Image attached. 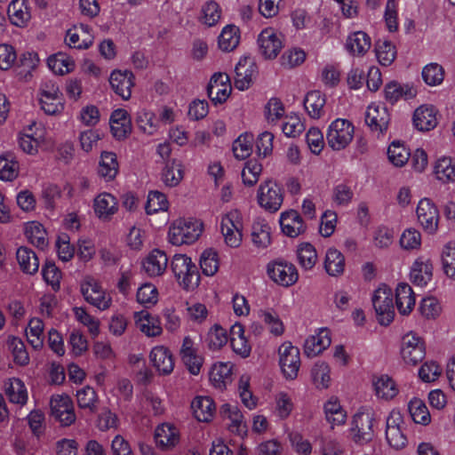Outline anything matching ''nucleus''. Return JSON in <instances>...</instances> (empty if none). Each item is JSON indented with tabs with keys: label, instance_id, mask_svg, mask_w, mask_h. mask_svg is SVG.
Here are the masks:
<instances>
[{
	"label": "nucleus",
	"instance_id": "obj_17",
	"mask_svg": "<svg viewBox=\"0 0 455 455\" xmlns=\"http://www.w3.org/2000/svg\"><path fill=\"white\" fill-rule=\"evenodd\" d=\"M231 92L229 76L225 73L214 74L208 84L207 93L211 100L215 104L223 103L228 100Z\"/></svg>",
	"mask_w": 455,
	"mask_h": 455
},
{
	"label": "nucleus",
	"instance_id": "obj_19",
	"mask_svg": "<svg viewBox=\"0 0 455 455\" xmlns=\"http://www.w3.org/2000/svg\"><path fill=\"white\" fill-rule=\"evenodd\" d=\"M65 42L70 48L88 49L93 43V36L89 26L79 24L67 31Z\"/></svg>",
	"mask_w": 455,
	"mask_h": 455
},
{
	"label": "nucleus",
	"instance_id": "obj_16",
	"mask_svg": "<svg viewBox=\"0 0 455 455\" xmlns=\"http://www.w3.org/2000/svg\"><path fill=\"white\" fill-rule=\"evenodd\" d=\"M417 217L419 224L428 234H434L437 230L439 212L436 206L427 198L419 201L417 207Z\"/></svg>",
	"mask_w": 455,
	"mask_h": 455
},
{
	"label": "nucleus",
	"instance_id": "obj_29",
	"mask_svg": "<svg viewBox=\"0 0 455 455\" xmlns=\"http://www.w3.org/2000/svg\"><path fill=\"white\" fill-rule=\"evenodd\" d=\"M412 120L419 131H430L437 124L436 111L433 106H420L414 111Z\"/></svg>",
	"mask_w": 455,
	"mask_h": 455
},
{
	"label": "nucleus",
	"instance_id": "obj_37",
	"mask_svg": "<svg viewBox=\"0 0 455 455\" xmlns=\"http://www.w3.org/2000/svg\"><path fill=\"white\" fill-rule=\"evenodd\" d=\"M346 49L353 55L363 56L371 46V37L363 31H355L348 35Z\"/></svg>",
	"mask_w": 455,
	"mask_h": 455
},
{
	"label": "nucleus",
	"instance_id": "obj_52",
	"mask_svg": "<svg viewBox=\"0 0 455 455\" xmlns=\"http://www.w3.org/2000/svg\"><path fill=\"white\" fill-rule=\"evenodd\" d=\"M299 264L305 270H310L317 261V253L315 247L309 243H303L297 250Z\"/></svg>",
	"mask_w": 455,
	"mask_h": 455
},
{
	"label": "nucleus",
	"instance_id": "obj_32",
	"mask_svg": "<svg viewBox=\"0 0 455 455\" xmlns=\"http://www.w3.org/2000/svg\"><path fill=\"white\" fill-rule=\"evenodd\" d=\"M12 24L24 27L31 19L30 8L27 0H12L7 9Z\"/></svg>",
	"mask_w": 455,
	"mask_h": 455
},
{
	"label": "nucleus",
	"instance_id": "obj_58",
	"mask_svg": "<svg viewBox=\"0 0 455 455\" xmlns=\"http://www.w3.org/2000/svg\"><path fill=\"white\" fill-rule=\"evenodd\" d=\"M259 318L267 325L269 331L275 336H280L284 331V326L279 315L273 310L259 311Z\"/></svg>",
	"mask_w": 455,
	"mask_h": 455
},
{
	"label": "nucleus",
	"instance_id": "obj_18",
	"mask_svg": "<svg viewBox=\"0 0 455 455\" xmlns=\"http://www.w3.org/2000/svg\"><path fill=\"white\" fill-rule=\"evenodd\" d=\"M52 415L63 426H70L76 420L71 399L68 395H54L51 399Z\"/></svg>",
	"mask_w": 455,
	"mask_h": 455
},
{
	"label": "nucleus",
	"instance_id": "obj_1",
	"mask_svg": "<svg viewBox=\"0 0 455 455\" xmlns=\"http://www.w3.org/2000/svg\"><path fill=\"white\" fill-rule=\"evenodd\" d=\"M171 269L182 289L193 291L199 285L198 268L190 257L185 254H175L171 261Z\"/></svg>",
	"mask_w": 455,
	"mask_h": 455
},
{
	"label": "nucleus",
	"instance_id": "obj_45",
	"mask_svg": "<svg viewBox=\"0 0 455 455\" xmlns=\"http://www.w3.org/2000/svg\"><path fill=\"white\" fill-rule=\"evenodd\" d=\"M378 397L384 400H391L398 394V388L392 378L388 375H381L373 382Z\"/></svg>",
	"mask_w": 455,
	"mask_h": 455
},
{
	"label": "nucleus",
	"instance_id": "obj_35",
	"mask_svg": "<svg viewBox=\"0 0 455 455\" xmlns=\"http://www.w3.org/2000/svg\"><path fill=\"white\" fill-rule=\"evenodd\" d=\"M195 418L201 422H209L216 411L213 400L209 396H196L191 403Z\"/></svg>",
	"mask_w": 455,
	"mask_h": 455
},
{
	"label": "nucleus",
	"instance_id": "obj_51",
	"mask_svg": "<svg viewBox=\"0 0 455 455\" xmlns=\"http://www.w3.org/2000/svg\"><path fill=\"white\" fill-rule=\"evenodd\" d=\"M384 93L385 99L391 104L395 103L403 97L411 98L414 96L411 88L408 85H402L395 81L385 85Z\"/></svg>",
	"mask_w": 455,
	"mask_h": 455
},
{
	"label": "nucleus",
	"instance_id": "obj_59",
	"mask_svg": "<svg viewBox=\"0 0 455 455\" xmlns=\"http://www.w3.org/2000/svg\"><path fill=\"white\" fill-rule=\"evenodd\" d=\"M220 267L218 253L212 249L205 250L200 258V267L207 276L214 275Z\"/></svg>",
	"mask_w": 455,
	"mask_h": 455
},
{
	"label": "nucleus",
	"instance_id": "obj_15",
	"mask_svg": "<svg viewBox=\"0 0 455 455\" xmlns=\"http://www.w3.org/2000/svg\"><path fill=\"white\" fill-rule=\"evenodd\" d=\"M390 116L387 108L382 104H371L365 114V123L371 131L378 136L383 134L388 128Z\"/></svg>",
	"mask_w": 455,
	"mask_h": 455
},
{
	"label": "nucleus",
	"instance_id": "obj_56",
	"mask_svg": "<svg viewBox=\"0 0 455 455\" xmlns=\"http://www.w3.org/2000/svg\"><path fill=\"white\" fill-rule=\"evenodd\" d=\"M435 174L443 182H450L455 180V165L450 157H442L435 165Z\"/></svg>",
	"mask_w": 455,
	"mask_h": 455
},
{
	"label": "nucleus",
	"instance_id": "obj_63",
	"mask_svg": "<svg viewBox=\"0 0 455 455\" xmlns=\"http://www.w3.org/2000/svg\"><path fill=\"white\" fill-rule=\"evenodd\" d=\"M387 156L394 165L400 167L409 160L410 152L403 144L394 141L387 148Z\"/></svg>",
	"mask_w": 455,
	"mask_h": 455
},
{
	"label": "nucleus",
	"instance_id": "obj_23",
	"mask_svg": "<svg viewBox=\"0 0 455 455\" xmlns=\"http://www.w3.org/2000/svg\"><path fill=\"white\" fill-rule=\"evenodd\" d=\"M433 277V264L430 259L418 258L411 265L410 280L417 286H426Z\"/></svg>",
	"mask_w": 455,
	"mask_h": 455
},
{
	"label": "nucleus",
	"instance_id": "obj_4",
	"mask_svg": "<svg viewBox=\"0 0 455 455\" xmlns=\"http://www.w3.org/2000/svg\"><path fill=\"white\" fill-rule=\"evenodd\" d=\"M355 127L347 119L337 118L329 125L326 140L328 146L336 151L346 148L354 138Z\"/></svg>",
	"mask_w": 455,
	"mask_h": 455
},
{
	"label": "nucleus",
	"instance_id": "obj_41",
	"mask_svg": "<svg viewBox=\"0 0 455 455\" xmlns=\"http://www.w3.org/2000/svg\"><path fill=\"white\" fill-rule=\"evenodd\" d=\"M16 258L20 269L24 273L34 275L38 271L39 260L33 250L21 246L17 250Z\"/></svg>",
	"mask_w": 455,
	"mask_h": 455
},
{
	"label": "nucleus",
	"instance_id": "obj_53",
	"mask_svg": "<svg viewBox=\"0 0 455 455\" xmlns=\"http://www.w3.org/2000/svg\"><path fill=\"white\" fill-rule=\"evenodd\" d=\"M251 238L259 248H266L270 244V227L265 220H257L253 223Z\"/></svg>",
	"mask_w": 455,
	"mask_h": 455
},
{
	"label": "nucleus",
	"instance_id": "obj_22",
	"mask_svg": "<svg viewBox=\"0 0 455 455\" xmlns=\"http://www.w3.org/2000/svg\"><path fill=\"white\" fill-rule=\"evenodd\" d=\"M93 208L96 216L102 220H110L118 212V201L112 194L100 193L95 197Z\"/></svg>",
	"mask_w": 455,
	"mask_h": 455
},
{
	"label": "nucleus",
	"instance_id": "obj_25",
	"mask_svg": "<svg viewBox=\"0 0 455 455\" xmlns=\"http://www.w3.org/2000/svg\"><path fill=\"white\" fill-rule=\"evenodd\" d=\"M155 440L160 449L164 451L172 450L180 442V431L175 426L164 423L156 428Z\"/></svg>",
	"mask_w": 455,
	"mask_h": 455
},
{
	"label": "nucleus",
	"instance_id": "obj_21",
	"mask_svg": "<svg viewBox=\"0 0 455 455\" xmlns=\"http://www.w3.org/2000/svg\"><path fill=\"white\" fill-rule=\"evenodd\" d=\"M180 355L189 372L197 375L200 372L203 358L197 354L195 343L189 336L183 339Z\"/></svg>",
	"mask_w": 455,
	"mask_h": 455
},
{
	"label": "nucleus",
	"instance_id": "obj_27",
	"mask_svg": "<svg viewBox=\"0 0 455 455\" xmlns=\"http://www.w3.org/2000/svg\"><path fill=\"white\" fill-rule=\"evenodd\" d=\"M150 360L160 374L168 375L174 368V360L171 351L162 346L151 350Z\"/></svg>",
	"mask_w": 455,
	"mask_h": 455
},
{
	"label": "nucleus",
	"instance_id": "obj_61",
	"mask_svg": "<svg viewBox=\"0 0 455 455\" xmlns=\"http://www.w3.org/2000/svg\"><path fill=\"white\" fill-rule=\"evenodd\" d=\"M422 78L427 85H439L444 78L443 68L437 63L427 64L423 68Z\"/></svg>",
	"mask_w": 455,
	"mask_h": 455
},
{
	"label": "nucleus",
	"instance_id": "obj_64",
	"mask_svg": "<svg viewBox=\"0 0 455 455\" xmlns=\"http://www.w3.org/2000/svg\"><path fill=\"white\" fill-rule=\"evenodd\" d=\"M168 206L169 203L164 194L159 191L149 192L145 207L148 214H154L160 211H166Z\"/></svg>",
	"mask_w": 455,
	"mask_h": 455
},
{
	"label": "nucleus",
	"instance_id": "obj_55",
	"mask_svg": "<svg viewBox=\"0 0 455 455\" xmlns=\"http://www.w3.org/2000/svg\"><path fill=\"white\" fill-rule=\"evenodd\" d=\"M410 414L413 421L417 424L427 425L431 420V416L427 407L420 399H413L408 405Z\"/></svg>",
	"mask_w": 455,
	"mask_h": 455
},
{
	"label": "nucleus",
	"instance_id": "obj_5",
	"mask_svg": "<svg viewBox=\"0 0 455 455\" xmlns=\"http://www.w3.org/2000/svg\"><path fill=\"white\" fill-rule=\"evenodd\" d=\"M39 103L47 115H56L64 108L63 95L53 80H43L39 87Z\"/></svg>",
	"mask_w": 455,
	"mask_h": 455
},
{
	"label": "nucleus",
	"instance_id": "obj_2",
	"mask_svg": "<svg viewBox=\"0 0 455 455\" xmlns=\"http://www.w3.org/2000/svg\"><path fill=\"white\" fill-rule=\"evenodd\" d=\"M203 232V223L195 219H180L169 228V241L173 245L195 243Z\"/></svg>",
	"mask_w": 455,
	"mask_h": 455
},
{
	"label": "nucleus",
	"instance_id": "obj_36",
	"mask_svg": "<svg viewBox=\"0 0 455 455\" xmlns=\"http://www.w3.org/2000/svg\"><path fill=\"white\" fill-rule=\"evenodd\" d=\"M415 295L411 287L406 283H401L396 287L395 302L401 315H409L415 306Z\"/></svg>",
	"mask_w": 455,
	"mask_h": 455
},
{
	"label": "nucleus",
	"instance_id": "obj_39",
	"mask_svg": "<svg viewBox=\"0 0 455 455\" xmlns=\"http://www.w3.org/2000/svg\"><path fill=\"white\" fill-rule=\"evenodd\" d=\"M184 177V166L180 160L172 159L168 161L162 172V181L166 187L178 186Z\"/></svg>",
	"mask_w": 455,
	"mask_h": 455
},
{
	"label": "nucleus",
	"instance_id": "obj_50",
	"mask_svg": "<svg viewBox=\"0 0 455 455\" xmlns=\"http://www.w3.org/2000/svg\"><path fill=\"white\" fill-rule=\"evenodd\" d=\"M5 393L11 403L25 404L28 400V392L24 383L20 379H11L6 387Z\"/></svg>",
	"mask_w": 455,
	"mask_h": 455
},
{
	"label": "nucleus",
	"instance_id": "obj_3",
	"mask_svg": "<svg viewBox=\"0 0 455 455\" xmlns=\"http://www.w3.org/2000/svg\"><path fill=\"white\" fill-rule=\"evenodd\" d=\"M385 435L387 444L395 451L402 450L408 443L405 422L399 411L393 410L386 419Z\"/></svg>",
	"mask_w": 455,
	"mask_h": 455
},
{
	"label": "nucleus",
	"instance_id": "obj_10",
	"mask_svg": "<svg viewBox=\"0 0 455 455\" xmlns=\"http://www.w3.org/2000/svg\"><path fill=\"white\" fill-rule=\"evenodd\" d=\"M400 355L406 364L416 365L426 355V347L420 337L413 332L405 334L401 342Z\"/></svg>",
	"mask_w": 455,
	"mask_h": 455
},
{
	"label": "nucleus",
	"instance_id": "obj_46",
	"mask_svg": "<svg viewBox=\"0 0 455 455\" xmlns=\"http://www.w3.org/2000/svg\"><path fill=\"white\" fill-rule=\"evenodd\" d=\"M19 173V163L15 156L11 153H5L0 156V179L3 180H13Z\"/></svg>",
	"mask_w": 455,
	"mask_h": 455
},
{
	"label": "nucleus",
	"instance_id": "obj_60",
	"mask_svg": "<svg viewBox=\"0 0 455 455\" xmlns=\"http://www.w3.org/2000/svg\"><path fill=\"white\" fill-rule=\"evenodd\" d=\"M253 136L251 134H242L233 143L234 156L237 159H245L252 152Z\"/></svg>",
	"mask_w": 455,
	"mask_h": 455
},
{
	"label": "nucleus",
	"instance_id": "obj_38",
	"mask_svg": "<svg viewBox=\"0 0 455 455\" xmlns=\"http://www.w3.org/2000/svg\"><path fill=\"white\" fill-rule=\"evenodd\" d=\"M119 171L117 156L114 152L103 151L99 162L98 173L106 181L113 180Z\"/></svg>",
	"mask_w": 455,
	"mask_h": 455
},
{
	"label": "nucleus",
	"instance_id": "obj_57",
	"mask_svg": "<svg viewBox=\"0 0 455 455\" xmlns=\"http://www.w3.org/2000/svg\"><path fill=\"white\" fill-rule=\"evenodd\" d=\"M442 265L443 273L455 279V242L447 243L442 251Z\"/></svg>",
	"mask_w": 455,
	"mask_h": 455
},
{
	"label": "nucleus",
	"instance_id": "obj_8",
	"mask_svg": "<svg viewBox=\"0 0 455 455\" xmlns=\"http://www.w3.org/2000/svg\"><path fill=\"white\" fill-rule=\"evenodd\" d=\"M278 355L279 365L283 376L288 379H296L300 367L299 349L286 341L279 347Z\"/></svg>",
	"mask_w": 455,
	"mask_h": 455
},
{
	"label": "nucleus",
	"instance_id": "obj_14",
	"mask_svg": "<svg viewBox=\"0 0 455 455\" xmlns=\"http://www.w3.org/2000/svg\"><path fill=\"white\" fill-rule=\"evenodd\" d=\"M258 44L265 59H275L283 48L282 35L272 28H267L259 35Z\"/></svg>",
	"mask_w": 455,
	"mask_h": 455
},
{
	"label": "nucleus",
	"instance_id": "obj_30",
	"mask_svg": "<svg viewBox=\"0 0 455 455\" xmlns=\"http://www.w3.org/2000/svg\"><path fill=\"white\" fill-rule=\"evenodd\" d=\"M137 328L148 337L161 335L163 329L157 317L151 315L148 312L140 311L134 314Z\"/></svg>",
	"mask_w": 455,
	"mask_h": 455
},
{
	"label": "nucleus",
	"instance_id": "obj_12",
	"mask_svg": "<svg viewBox=\"0 0 455 455\" xmlns=\"http://www.w3.org/2000/svg\"><path fill=\"white\" fill-rule=\"evenodd\" d=\"M373 414L369 411H358L353 417L351 422L352 439L357 443H365L372 440Z\"/></svg>",
	"mask_w": 455,
	"mask_h": 455
},
{
	"label": "nucleus",
	"instance_id": "obj_7",
	"mask_svg": "<svg viewBox=\"0 0 455 455\" xmlns=\"http://www.w3.org/2000/svg\"><path fill=\"white\" fill-rule=\"evenodd\" d=\"M81 292L84 299L100 310H107L111 307L112 298L100 285L91 276H86L81 283Z\"/></svg>",
	"mask_w": 455,
	"mask_h": 455
},
{
	"label": "nucleus",
	"instance_id": "obj_47",
	"mask_svg": "<svg viewBox=\"0 0 455 455\" xmlns=\"http://www.w3.org/2000/svg\"><path fill=\"white\" fill-rule=\"evenodd\" d=\"M375 52L379 62L382 66L391 65L396 58L395 46L386 39H379L376 42Z\"/></svg>",
	"mask_w": 455,
	"mask_h": 455
},
{
	"label": "nucleus",
	"instance_id": "obj_11",
	"mask_svg": "<svg viewBox=\"0 0 455 455\" xmlns=\"http://www.w3.org/2000/svg\"><path fill=\"white\" fill-rule=\"evenodd\" d=\"M258 203L260 207L269 212H277L283 201L282 188L273 180H266L258 189Z\"/></svg>",
	"mask_w": 455,
	"mask_h": 455
},
{
	"label": "nucleus",
	"instance_id": "obj_31",
	"mask_svg": "<svg viewBox=\"0 0 455 455\" xmlns=\"http://www.w3.org/2000/svg\"><path fill=\"white\" fill-rule=\"evenodd\" d=\"M168 258L164 251L153 250L143 261V268L149 276H158L164 273Z\"/></svg>",
	"mask_w": 455,
	"mask_h": 455
},
{
	"label": "nucleus",
	"instance_id": "obj_24",
	"mask_svg": "<svg viewBox=\"0 0 455 455\" xmlns=\"http://www.w3.org/2000/svg\"><path fill=\"white\" fill-rule=\"evenodd\" d=\"M134 76L131 71L115 70L111 73L109 83L114 92L123 100L130 99L134 85Z\"/></svg>",
	"mask_w": 455,
	"mask_h": 455
},
{
	"label": "nucleus",
	"instance_id": "obj_33",
	"mask_svg": "<svg viewBox=\"0 0 455 455\" xmlns=\"http://www.w3.org/2000/svg\"><path fill=\"white\" fill-rule=\"evenodd\" d=\"M323 411L326 421L331 428L336 426H342L347 421V412L340 405L337 397H331L324 403Z\"/></svg>",
	"mask_w": 455,
	"mask_h": 455
},
{
	"label": "nucleus",
	"instance_id": "obj_9",
	"mask_svg": "<svg viewBox=\"0 0 455 455\" xmlns=\"http://www.w3.org/2000/svg\"><path fill=\"white\" fill-rule=\"evenodd\" d=\"M267 272L273 282L283 287L291 286L299 279L296 267L283 259L269 262L267 266Z\"/></svg>",
	"mask_w": 455,
	"mask_h": 455
},
{
	"label": "nucleus",
	"instance_id": "obj_26",
	"mask_svg": "<svg viewBox=\"0 0 455 455\" xmlns=\"http://www.w3.org/2000/svg\"><path fill=\"white\" fill-rule=\"evenodd\" d=\"M279 222L283 234L290 237H297L306 230L302 218L294 210L282 212Z\"/></svg>",
	"mask_w": 455,
	"mask_h": 455
},
{
	"label": "nucleus",
	"instance_id": "obj_48",
	"mask_svg": "<svg viewBox=\"0 0 455 455\" xmlns=\"http://www.w3.org/2000/svg\"><path fill=\"white\" fill-rule=\"evenodd\" d=\"M239 41L238 28L234 25H228L222 29L219 36V46L224 52H231L236 48Z\"/></svg>",
	"mask_w": 455,
	"mask_h": 455
},
{
	"label": "nucleus",
	"instance_id": "obj_43",
	"mask_svg": "<svg viewBox=\"0 0 455 455\" xmlns=\"http://www.w3.org/2000/svg\"><path fill=\"white\" fill-rule=\"evenodd\" d=\"M324 268L331 276H339L345 270V257L336 248H329L324 259Z\"/></svg>",
	"mask_w": 455,
	"mask_h": 455
},
{
	"label": "nucleus",
	"instance_id": "obj_34",
	"mask_svg": "<svg viewBox=\"0 0 455 455\" xmlns=\"http://www.w3.org/2000/svg\"><path fill=\"white\" fill-rule=\"evenodd\" d=\"M230 345L233 351L243 358L250 355L251 347L244 337L243 326L241 323H235L230 328Z\"/></svg>",
	"mask_w": 455,
	"mask_h": 455
},
{
	"label": "nucleus",
	"instance_id": "obj_44",
	"mask_svg": "<svg viewBox=\"0 0 455 455\" xmlns=\"http://www.w3.org/2000/svg\"><path fill=\"white\" fill-rule=\"evenodd\" d=\"M44 325L40 318H32L26 329L28 342L35 350H40L44 346Z\"/></svg>",
	"mask_w": 455,
	"mask_h": 455
},
{
	"label": "nucleus",
	"instance_id": "obj_42",
	"mask_svg": "<svg viewBox=\"0 0 455 455\" xmlns=\"http://www.w3.org/2000/svg\"><path fill=\"white\" fill-rule=\"evenodd\" d=\"M232 367L229 363H216L210 371V380L212 385L223 390L231 382Z\"/></svg>",
	"mask_w": 455,
	"mask_h": 455
},
{
	"label": "nucleus",
	"instance_id": "obj_13",
	"mask_svg": "<svg viewBox=\"0 0 455 455\" xmlns=\"http://www.w3.org/2000/svg\"><path fill=\"white\" fill-rule=\"evenodd\" d=\"M241 229L242 222L238 211H231L222 217L220 231L224 236L225 243L228 246L236 248L240 245L242 241Z\"/></svg>",
	"mask_w": 455,
	"mask_h": 455
},
{
	"label": "nucleus",
	"instance_id": "obj_54",
	"mask_svg": "<svg viewBox=\"0 0 455 455\" xmlns=\"http://www.w3.org/2000/svg\"><path fill=\"white\" fill-rule=\"evenodd\" d=\"M48 67L52 70L54 74L64 75L71 70L75 67V62L65 54L59 52L47 60Z\"/></svg>",
	"mask_w": 455,
	"mask_h": 455
},
{
	"label": "nucleus",
	"instance_id": "obj_40",
	"mask_svg": "<svg viewBox=\"0 0 455 455\" xmlns=\"http://www.w3.org/2000/svg\"><path fill=\"white\" fill-rule=\"evenodd\" d=\"M325 103V95L320 91L307 92L304 100L305 109L308 116L314 119H319L324 115Z\"/></svg>",
	"mask_w": 455,
	"mask_h": 455
},
{
	"label": "nucleus",
	"instance_id": "obj_49",
	"mask_svg": "<svg viewBox=\"0 0 455 455\" xmlns=\"http://www.w3.org/2000/svg\"><path fill=\"white\" fill-rule=\"evenodd\" d=\"M25 235L28 240L38 248H44L47 245L46 232L39 222H28L25 226Z\"/></svg>",
	"mask_w": 455,
	"mask_h": 455
},
{
	"label": "nucleus",
	"instance_id": "obj_6",
	"mask_svg": "<svg viewBox=\"0 0 455 455\" xmlns=\"http://www.w3.org/2000/svg\"><path fill=\"white\" fill-rule=\"evenodd\" d=\"M371 301L379 324L388 325L395 316L392 290L385 284L379 286L375 290Z\"/></svg>",
	"mask_w": 455,
	"mask_h": 455
},
{
	"label": "nucleus",
	"instance_id": "obj_20",
	"mask_svg": "<svg viewBox=\"0 0 455 455\" xmlns=\"http://www.w3.org/2000/svg\"><path fill=\"white\" fill-rule=\"evenodd\" d=\"M256 65L251 57L240 59L235 68V87L240 91L248 89L256 73Z\"/></svg>",
	"mask_w": 455,
	"mask_h": 455
},
{
	"label": "nucleus",
	"instance_id": "obj_28",
	"mask_svg": "<svg viewBox=\"0 0 455 455\" xmlns=\"http://www.w3.org/2000/svg\"><path fill=\"white\" fill-rule=\"evenodd\" d=\"M331 337L327 329H320L315 335L309 336L304 345L305 354L314 357L322 353L331 345Z\"/></svg>",
	"mask_w": 455,
	"mask_h": 455
},
{
	"label": "nucleus",
	"instance_id": "obj_62",
	"mask_svg": "<svg viewBox=\"0 0 455 455\" xmlns=\"http://www.w3.org/2000/svg\"><path fill=\"white\" fill-rule=\"evenodd\" d=\"M77 403L80 408L93 412L97 409V394L91 387H84L76 392Z\"/></svg>",
	"mask_w": 455,
	"mask_h": 455
}]
</instances>
